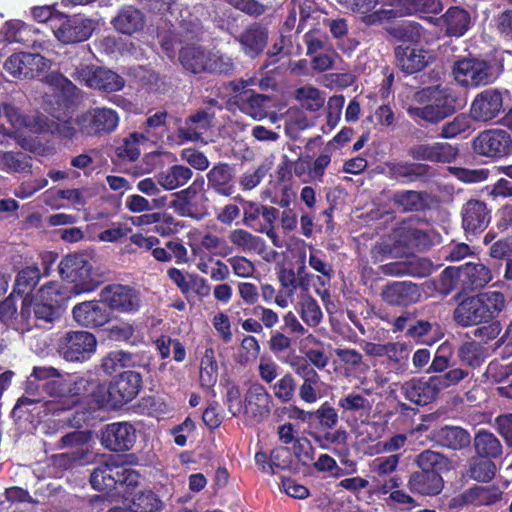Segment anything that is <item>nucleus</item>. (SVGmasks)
<instances>
[{
	"label": "nucleus",
	"mask_w": 512,
	"mask_h": 512,
	"mask_svg": "<svg viewBox=\"0 0 512 512\" xmlns=\"http://www.w3.org/2000/svg\"><path fill=\"white\" fill-rule=\"evenodd\" d=\"M474 447L478 456L491 460L502 455V445L499 439L492 432L484 429L476 433Z\"/></svg>",
	"instance_id": "nucleus-46"
},
{
	"label": "nucleus",
	"mask_w": 512,
	"mask_h": 512,
	"mask_svg": "<svg viewBox=\"0 0 512 512\" xmlns=\"http://www.w3.org/2000/svg\"><path fill=\"white\" fill-rule=\"evenodd\" d=\"M428 99L424 106H409L408 116L419 126L437 125L458 110V97L447 88H427L416 94V100Z\"/></svg>",
	"instance_id": "nucleus-4"
},
{
	"label": "nucleus",
	"mask_w": 512,
	"mask_h": 512,
	"mask_svg": "<svg viewBox=\"0 0 512 512\" xmlns=\"http://www.w3.org/2000/svg\"><path fill=\"white\" fill-rule=\"evenodd\" d=\"M386 175L401 184L426 181L433 175V168L425 163L411 161H388Z\"/></svg>",
	"instance_id": "nucleus-28"
},
{
	"label": "nucleus",
	"mask_w": 512,
	"mask_h": 512,
	"mask_svg": "<svg viewBox=\"0 0 512 512\" xmlns=\"http://www.w3.org/2000/svg\"><path fill=\"white\" fill-rule=\"evenodd\" d=\"M437 24L440 25L445 35L449 37H461L470 29V12L459 6H451L446 12L437 18Z\"/></svg>",
	"instance_id": "nucleus-36"
},
{
	"label": "nucleus",
	"mask_w": 512,
	"mask_h": 512,
	"mask_svg": "<svg viewBox=\"0 0 512 512\" xmlns=\"http://www.w3.org/2000/svg\"><path fill=\"white\" fill-rule=\"evenodd\" d=\"M503 124L512 132V89L487 88L479 92L470 106V116L477 122H490L500 114Z\"/></svg>",
	"instance_id": "nucleus-7"
},
{
	"label": "nucleus",
	"mask_w": 512,
	"mask_h": 512,
	"mask_svg": "<svg viewBox=\"0 0 512 512\" xmlns=\"http://www.w3.org/2000/svg\"><path fill=\"white\" fill-rule=\"evenodd\" d=\"M112 24L118 32L133 35L143 29L145 18L139 9L133 6H124L112 20Z\"/></svg>",
	"instance_id": "nucleus-41"
},
{
	"label": "nucleus",
	"mask_w": 512,
	"mask_h": 512,
	"mask_svg": "<svg viewBox=\"0 0 512 512\" xmlns=\"http://www.w3.org/2000/svg\"><path fill=\"white\" fill-rule=\"evenodd\" d=\"M209 53L200 45L188 44L180 49L178 59L185 70L200 74L206 71Z\"/></svg>",
	"instance_id": "nucleus-39"
},
{
	"label": "nucleus",
	"mask_w": 512,
	"mask_h": 512,
	"mask_svg": "<svg viewBox=\"0 0 512 512\" xmlns=\"http://www.w3.org/2000/svg\"><path fill=\"white\" fill-rule=\"evenodd\" d=\"M0 40L8 44L18 43L25 47L40 45L39 30L21 20L6 21L0 29Z\"/></svg>",
	"instance_id": "nucleus-32"
},
{
	"label": "nucleus",
	"mask_w": 512,
	"mask_h": 512,
	"mask_svg": "<svg viewBox=\"0 0 512 512\" xmlns=\"http://www.w3.org/2000/svg\"><path fill=\"white\" fill-rule=\"evenodd\" d=\"M342 414H368L372 408L371 402L363 395L355 392L347 393L338 400Z\"/></svg>",
	"instance_id": "nucleus-53"
},
{
	"label": "nucleus",
	"mask_w": 512,
	"mask_h": 512,
	"mask_svg": "<svg viewBox=\"0 0 512 512\" xmlns=\"http://www.w3.org/2000/svg\"><path fill=\"white\" fill-rule=\"evenodd\" d=\"M505 306L506 298L502 292L482 291L463 298L455 307L452 317L460 327L479 326L499 318Z\"/></svg>",
	"instance_id": "nucleus-2"
},
{
	"label": "nucleus",
	"mask_w": 512,
	"mask_h": 512,
	"mask_svg": "<svg viewBox=\"0 0 512 512\" xmlns=\"http://www.w3.org/2000/svg\"><path fill=\"white\" fill-rule=\"evenodd\" d=\"M136 512H156L162 509L163 503L152 490H143L132 500Z\"/></svg>",
	"instance_id": "nucleus-57"
},
{
	"label": "nucleus",
	"mask_w": 512,
	"mask_h": 512,
	"mask_svg": "<svg viewBox=\"0 0 512 512\" xmlns=\"http://www.w3.org/2000/svg\"><path fill=\"white\" fill-rule=\"evenodd\" d=\"M272 396L260 383H252L244 394L242 414L255 423H261L270 416Z\"/></svg>",
	"instance_id": "nucleus-24"
},
{
	"label": "nucleus",
	"mask_w": 512,
	"mask_h": 512,
	"mask_svg": "<svg viewBox=\"0 0 512 512\" xmlns=\"http://www.w3.org/2000/svg\"><path fill=\"white\" fill-rule=\"evenodd\" d=\"M230 242L244 252H255L261 254L264 252L265 241L244 229H235L230 233Z\"/></svg>",
	"instance_id": "nucleus-49"
},
{
	"label": "nucleus",
	"mask_w": 512,
	"mask_h": 512,
	"mask_svg": "<svg viewBox=\"0 0 512 512\" xmlns=\"http://www.w3.org/2000/svg\"><path fill=\"white\" fill-rule=\"evenodd\" d=\"M441 278L450 287L460 284L463 290L474 291L484 288L493 277L485 264L467 262L459 267L445 268Z\"/></svg>",
	"instance_id": "nucleus-14"
},
{
	"label": "nucleus",
	"mask_w": 512,
	"mask_h": 512,
	"mask_svg": "<svg viewBox=\"0 0 512 512\" xmlns=\"http://www.w3.org/2000/svg\"><path fill=\"white\" fill-rule=\"evenodd\" d=\"M141 475L133 468L117 463H100L89 478L94 490L112 497L128 498L140 484Z\"/></svg>",
	"instance_id": "nucleus-5"
},
{
	"label": "nucleus",
	"mask_w": 512,
	"mask_h": 512,
	"mask_svg": "<svg viewBox=\"0 0 512 512\" xmlns=\"http://www.w3.org/2000/svg\"><path fill=\"white\" fill-rule=\"evenodd\" d=\"M270 97L256 93L254 90L243 91L234 97V103L240 111L254 119H262L267 115L266 103Z\"/></svg>",
	"instance_id": "nucleus-40"
},
{
	"label": "nucleus",
	"mask_w": 512,
	"mask_h": 512,
	"mask_svg": "<svg viewBox=\"0 0 512 512\" xmlns=\"http://www.w3.org/2000/svg\"><path fill=\"white\" fill-rule=\"evenodd\" d=\"M133 365L134 355L124 350L110 351L101 360V368L107 375H112L120 369Z\"/></svg>",
	"instance_id": "nucleus-51"
},
{
	"label": "nucleus",
	"mask_w": 512,
	"mask_h": 512,
	"mask_svg": "<svg viewBox=\"0 0 512 512\" xmlns=\"http://www.w3.org/2000/svg\"><path fill=\"white\" fill-rule=\"evenodd\" d=\"M270 170V164L262 163L254 170H248L242 174L239 183L243 190H252L258 186Z\"/></svg>",
	"instance_id": "nucleus-63"
},
{
	"label": "nucleus",
	"mask_w": 512,
	"mask_h": 512,
	"mask_svg": "<svg viewBox=\"0 0 512 512\" xmlns=\"http://www.w3.org/2000/svg\"><path fill=\"white\" fill-rule=\"evenodd\" d=\"M66 380L69 398H78L87 395L90 393L91 387L94 384V380L89 374L76 376Z\"/></svg>",
	"instance_id": "nucleus-64"
},
{
	"label": "nucleus",
	"mask_w": 512,
	"mask_h": 512,
	"mask_svg": "<svg viewBox=\"0 0 512 512\" xmlns=\"http://www.w3.org/2000/svg\"><path fill=\"white\" fill-rule=\"evenodd\" d=\"M96 336L87 330H69L57 340L56 351L67 363L83 364L92 359L97 350Z\"/></svg>",
	"instance_id": "nucleus-10"
},
{
	"label": "nucleus",
	"mask_w": 512,
	"mask_h": 512,
	"mask_svg": "<svg viewBox=\"0 0 512 512\" xmlns=\"http://www.w3.org/2000/svg\"><path fill=\"white\" fill-rule=\"evenodd\" d=\"M71 77L81 85L107 93L117 92L125 86V80L116 72L94 64H79Z\"/></svg>",
	"instance_id": "nucleus-15"
},
{
	"label": "nucleus",
	"mask_w": 512,
	"mask_h": 512,
	"mask_svg": "<svg viewBox=\"0 0 512 512\" xmlns=\"http://www.w3.org/2000/svg\"><path fill=\"white\" fill-rule=\"evenodd\" d=\"M339 422L337 410L325 401L311 413L309 435L322 448L328 449L331 445H345L348 433L344 428L333 430Z\"/></svg>",
	"instance_id": "nucleus-8"
},
{
	"label": "nucleus",
	"mask_w": 512,
	"mask_h": 512,
	"mask_svg": "<svg viewBox=\"0 0 512 512\" xmlns=\"http://www.w3.org/2000/svg\"><path fill=\"white\" fill-rule=\"evenodd\" d=\"M207 189L219 196L232 197L236 190L235 168L229 163H218L206 174Z\"/></svg>",
	"instance_id": "nucleus-33"
},
{
	"label": "nucleus",
	"mask_w": 512,
	"mask_h": 512,
	"mask_svg": "<svg viewBox=\"0 0 512 512\" xmlns=\"http://www.w3.org/2000/svg\"><path fill=\"white\" fill-rule=\"evenodd\" d=\"M436 442L442 447L457 451L468 447L471 437L468 431L459 426H444L434 434Z\"/></svg>",
	"instance_id": "nucleus-42"
},
{
	"label": "nucleus",
	"mask_w": 512,
	"mask_h": 512,
	"mask_svg": "<svg viewBox=\"0 0 512 512\" xmlns=\"http://www.w3.org/2000/svg\"><path fill=\"white\" fill-rule=\"evenodd\" d=\"M396 66L406 75L422 71L429 63L427 51L411 46H396L394 48Z\"/></svg>",
	"instance_id": "nucleus-35"
},
{
	"label": "nucleus",
	"mask_w": 512,
	"mask_h": 512,
	"mask_svg": "<svg viewBox=\"0 0 512 512\" xmlns=\"http://www.w3.org/2000/svg\"><path fill=\"white\" fill-rule=\"evenodd\" d=\"M337 4L353 13L361 14V21L367 26L381 25L397 17L394 9L374 10L379 0H334Z\"/></svg>",
	"instance_id": "nucleus-26"
},
{
	"label": "nucleus",
	"mask_w": 512,
	"mask_h": 512,
	"mask_svg": "<svg viewBox=\"0 0 512 512\" xmlns=\"http://www.w3.org/2000/svg\"><path fill=\"white\" fill-rule=\"evenodd\" d=\"M136 439V429L129 422L109 423L101 430V444L111 452L119 453L131 450Z\"/></svg>",
	"instance_id": "nucleus-22"
},
{
	"label": "nucleus",
	"mask_w": 512,
	"mask_h": 512,
	"mask_svg": "<svg viewBox=\"0 0 512 512\" xmlns=\"http://www.w3.org/2000/svg\"><path fill=\"white\" fill-rule=\"evenodd\" d=\"M269 40V29L262 22H252L235 37L240 51L250 59H256L265 51Z\"/></svg>",
	"instance_id": "nucleus-25"
},
{
	"label": "nucleus",
	"mask_w": 512,
	"mask_h": 512,
	"mask_svg": "<svg viewBox=\"0 0 512 512\" xmlns=\"http://www.w3.org/2000/svg\"><path fill=\"white\" fill-rule=\"evenodd\" d=\"M453 356V345L445 341L440 344L434 354L431 364L425 370L433 373L430 378L439 393L450 387L457 386L469 376V371L451 365Z\"/></svg>",
	"instance_id": "nucleus-11"
},
{
	"label": "nucleus",
	"mask_w": 512,
	"mask_h": 512,
	"mask_svg": "<svg viewBox=\"0 0 512 512\" xmlns=\"http://www.w3.org/2000/svg\"><path fill=\"white\" fill-rule=\"evenodd\" d=\"M75 124L87 137L108 135L118 127L119 115L111 108H91L78 115Z\"/></svg>",
	"instance_id": "nucleus-18"
},
{
	"label": "nucleus",
	"mask_w": 512,
	"mask_h": 512,
	"mask_svg": "<svg viewBox=\"0 0 512 512\" xmlns=\"http://www.w3.org/2000/svg\"><path fill=\"white\" fill-rule=\"evenodd\" d=\"M420 469L411 473L407 486L414 494L435 496L444 487L443 473L451 469V460L442 453L426 449L416 456Z\"/></svg>",
	"instance_id": "nucleus-3"
},
{
	"label": "nucleus",
	"mask_w": 512,
	"mask_h": 512,
	"mask_svg": "<svg viewBox=\"0 0 512 512\" xmlns=\"http://www.w3.org/2000/svg\"><path fill=\"white\" fill-rule=\"evenodd\" d=\"M94 29V23L90 19L77 15L63 16L61 24L54 28V35L64 44H75L88 40Z\"/></svg>",
	"instance_id": "nucleus-29"
},
{
	"label": "nucleus",
	"mask_w": 512,
	"mask_h": 512,
	"mask_svg": "<svg viewBox=\"0 0 512 512\" xmlns=\"http://www.w3.org/2000/svg\"><path fill=\"white\" fill-rule=\"evenodd\" d=\"M401 390L408 401L418 406H425L432 403L439 395V391L430 377L427 379L424 377L413 378L405 382Z\"/></svg>",
	"instance_id": "nucleus-34"
},
{
	"label": "nucleus",
	"mask_w": 512,
	"mask_h": 512,
	"mask_svg": "<svg viewBox=\"0 0 512 512\" xmlns=\"http://www.w3.org/2000/svg\"><path fill=\"white\" fill-rule=\"evenodd\" d=\"M224 387L226 389L224 402L228 411L233 417H238L242 414L244 407L240 387L232 380H226Z\"/></svg>",
	"instance_id": "nucleus-56"
},
{
	"label": "nucleus",
	"mask_w": 512,
	"mask_h": 512,
	"mask_svg": "<svg viewBox=\"0 0 512 512\" xmlns=\"http://www.w3.org/2000/svg\"><path fill=\"white\" fill-rule=\"evenodd\" d=\"M381 297L390 306L408 307L421 300L422 289L410 281H395L383 287Z\"/></svg>",
	"instance_id": "nucleus-31"
},
{
	"label": "nucleus",
	"mask_w": 512,
	"mask_h": 512,
	"mask_svg": "<svg viewBox=\"0 0 512 512\" xmlns=\"http://www.w3.org/2000/svg\"><path fill=\"white\" fill-rule=\"evenodd\" d=\"M496 464L486 457L473 456L469 461L468 473L477 482H490L496 474Z\"/></svg>",
	"instance_id": "nucleus-50"
},
{
	"label": "nucleus",
	"mask_w": 512,
	"mask_h": 512,
	"mask_svg": "<svg viewBox=\"0 0 512 512\" xmlns=\"http://www.w3.org/2000/svg\"><path fill=\"white\" fill-rule=\"evenodd\" d=\"M473 152L492 161L512 154V136L504 129L492 128L481 131L471 143Z\"/></svg>",
	"instance_id": "nucleus-16"
},
{
	"label": "nucleus",
	"mask_w": 512,
	"mask_h": 512,
	"mask_svg": "<svg viewBox=\"0 0 512 512\" xmlns=\"http://www.w3.org/2000/svg\"><path fill=\"white\" fill-rule=\"evenodd\" d=\"M41 277V271L37 266H26L20 269L15 276L12 295L23 298L34 297L32 293Z\"/></svg>",
	"instance_id": "nucleus-43"
},
{
	"label": "nucleus",
	"mask_w": 512,
	"mask_h": 512,
	"mask_svg": "<svg viewBox=\"0 0 512 512\" xmlns=\"http://www.w3.org/2000/svg\"><path fill=\"white\" fill-rule=\"evenodd\" d=\"M272 388L275 397L281 402L287 403L294 398L296 382L290 373H286L273 385Z\"/></svg>",
	"instance_id": "nucleus-62"
},
{
	"label": "nucleus",
	"mask_w": 512,
	"mask_h": 512,
	"mask_svg": "<svg viewBox=\"0 0 512 512\" xmlns=\"http://www.w3.org/2000/svg\"><path fill=\"white\" fill-rule=\"evenodd\" d=\"M72 317L80 327L100 329L112 320V313L100 298L77 303L72 308Z\"/></svg>",
	"instance_id": "nucleus-23"
},
{
	"label": "nucleus",
	"mask_w": 512,
	"mask_h": 512,
	"mask_svg": "<svg viewBox=\"0 0 512 512\" xmlns=\"http://www.w3.org/2000/svg\"><path fill=\"white\" fill-rule=\"evenodd\" d=\"M42 390V385L29 376L25 382L24 394L17 400L14 410L41 402L44 399Z\"/></svg>",
	"instance_id": "nucleus-58"
},
{
	"label": "nucleus",
	"mask_w": 512,
	"mask_h": 512,
	"mask_svg": "<svg viewBox=\"0 0 512 512\" xmlns=\"http://www.w3.org/2000/svg\"><path fill=\"white\" fill-rule=\"evenodd\" d=\"M503 491L496 485H474L468 489V501L474 506H490L502 499Z\"/></svg>",
	"instance_id": "nucleus-47"
},
{
	"label": "nucleus",
	"mask_w": 512,
	"mask_h": 512,
	"mask_svg": "<svg viewBox=\"0 0 512 512\" xmlns=\"http://www.w3.org/2000/svg\"><path fill=\"white\" fill-rule=\"evenodd\" d=\"M486 356L485 347L476 341H466L458 349L460 361L472 368L480 367Z\"/></svg>",
	"instance_id": "nucleus-52"
},
{
	"label": "nucleus",
	"mask_w": 512,
	"mask_h": 512,
	"mask_svg": "<svg viewBox=\"0 0 512 512\" xmlns=\"http://www.w3.org/2000/svg\"><path fill=\"white\" fill-rule=\"evenodd\" d=\"M193 176V171L184 165H172L166 171L157 174L158 184L165 190H174L184 186Z\"/></svg>",
	"instance_id": "nucleus-44"
},
{
	"label": "nucleus",
	"mask_w": 512,
	"mask_h": 512,
	"mask_svg": "<svg viewBox=\"0 0 512 512\" xmlns=\"http://www.w3.org/2000/svg\"><path fill=\"white\" fill-rule=\"evenodd\" d=\"M245 204L242 209V223L258 233L266 234L274 246L281 247L279 236L275 230L279 210L273 206H265L253 201Z\"/></svg>",
	"instance_id": "nucleus-17"
},
{
	"label": "nucleus",
	"mask_w": 512,
	"mask_h": 512,
	"mask_svg": "<svg viewBox=\"0 0 512 512\" xmlns=\"http://www.w3.org/2000/svg\"><path fill=\"white\" fill-rule=\"evenodd\" d=\"M432 271L433 263L426 258L392 263L390 268V272L393 274H407L418 278L427 277Z\"/></svg>",
	"instance_id": "nucleus-48"
},
{
	"label": "nucleus",
	"mask_w": 512,
	"mask_h": 512,
	"mask_svg": "<svg viewBox=\"0 0 512 512\" xmlns=\"http://www.w3.org/2000/svg\"><path fill=\"white\" fill-rule=\"evenodd\" d=\"M260 350V344L256 337L252 335L245 336L240 344L238 363L246 365L255 361L260 354Z\"/></svg>",
	"instance_id": "nucleus-60"
},
{
	"label": "nucleus",
	"mask_w": 512,
	"mask_h": 512,
	"mask_svg": "<svg viewBox=\"0 0 512 512\" xmlns=\"http://www.w3.org/2000/svg\"><path fill=\"white\" fill-rule=\"evenodd\" d=\"M394 236L400 246L409 250L425 252L433 246L431 232L420 229L412 218L402 220Z\"/></svg>",
	"instance_id": "nucleus-27"
},
{
	"label": "nucleus",
	"mask_w": 512,
	"mask_h": 512,
	"mask_svg": "<svg viewBox=\"0 0 512 512\" xmlns=\"http://www.w3.org/2000/svg\"><path fill=\"white\" fill-rule=\"evenodd\" d=\"M218 380V363L212 347L206 348L200 362L199 382L203 389L213 390Z\"/></svg>",
	"instance_id": "nucleus-45"
},
{
	"label": "nucleus",
	"mask_w": 512,
	"mask_h": 512,
	"mask_svg": "<svg viewBox=\"0 0 512 512\" xmlns=\"http://www.w3.org/2000/svg\"><path fill=\"white\" fill-rule=\"evenodd\" d=\"M58 272L62 280L74 284L77 294L93 292L101 284L91 262L83 253L64 256L58 264Z\"/></svg>",
	"instance_id": "nucleus-9"
},
{
	"label": "nucleus",
	"mask_w": 512,
	"mask_h": 512,
	"mask_svg": "<svg viewBox=\"0 0 512 512\" xmlns=\"http://www.w3.org/2000/svg\"><path fill=\"white\" fill-rule=\"evenodd\" d=\"M99 296L111 312L132 315L138 313L142 306L140 292L130 285L109 284Z\"/></svg>",
	"instance_id": "nucleus-19"
},
{
	"label": "nucleus",
	"mask_w": 512,
	"mask_h": 512,
	"mask_svg": "<svg viewBox=\"0 0 512 512\" xmlns=\"http://www.w3.org/2000/svg\"><path fill=\"white\" fill-rule=\"evenodd\" d=\"M428 199L426 191L399 190L391 195L390 202L400 213L423 212L429 209Z\"/></svg>",
	"instance_id": "nucleus-37"
},
{
	"label": "nucleus",
	"mask_w": 512,
	"mask_h": 512,
	"mask_svg": "<svg viewBox=\"0 0 512 512\" xmlns=\"http://www.w3.org/2000/svg\"><path fill=\"white\" fill-rule=\"evenodd\" d=\"M471 116L465 113L457 114L451 121L444 123L441 127L439 137L452 139L471 128Z\"/></svg>",
	"instance_id": "nucleus-54"
},
{
	"label": "nucleus",
	"mask_w": 512,
	"mask_h": 512,
	"mask_svg": "<svg viewBox=\"0 0 512 512\" xmlns=\"http://www.w3.org/2000/svg\"><path fill=\"white\" fill-rule=\"evenodd\" d=\"M204 186V178H196L187 188L170 195L169 207L177 215L195 220H202L207 215L206 202L208 198L201 190Z\"/></svg>",
	"instance_id": "nucleus-13"
},
{
	"label": "nucleus",
	"mask_w": 512,
	"mask_h": 512,
	"mask_svg": "<svg viewBox=\"0 0 512 512\" xmlns=\"http://www.w3.org/2000/svg\"><path fill=\"white\" fill-rule=\"evenodd\" d=\"M294 370L302 379V384L299 387L300 399L309 404L316 402L321 385V379L317 371L307 362L298 363Z\"/></svg>",
	"instance_id": "nucleus-38"
},
{
	"label": "nucleus",
	"mask_w": 512,
	"mask_h": 512,
	"mask_svg": "<svg viewBox=\"0 0 512 512\" xmlns=\"http://www.w3.org/2000/svg\"><path fill=\"white\" fill-rule=\"evenodd\" d=\"M301 319L310 327L317 326L322 319V311L318 302L311 296L305 297L300 302Z\"/></svg>",
	"instance_id": "nucleus-59"
},
{
	"label": "nucleus",
	"mask_w": 512,
	"mask_h": 512,
	"mask_svg": "<svg viewBox=\"0 0 512 512\" xmlns=\"http://www.w3.org/2000/svg\"><path fill=\"white\" fill-rule=\"evenodd\" d=\"M455 81L466 88L492 84L498 77L491 61L479 57L457 60L452 68Z\"/></svg>",
	"instance_id": "nucleus-12"
},
{
	"label": "nucleus",
	"mask_w": 512,
	"mask_h": 512,
	"mask_svg": "<svg viewBox=\"0 0 512 512\" xmlns=\"http://www.w3.org/2000/svg\"><path fill=\"white\" fill-rule=\"evenodd\" d=\"M492 210L485 201L467 200L461 208V224L468 241H472L489 226Z\"/></svg>",
	"instance_id": "nucleus-20"
},
{
	"label": "nucleus",
	"mask_w": 512,
	"mask_h": 512,
	"mask_svg": "<svg viewBox=\"0 0 512 512\" xmlns=\"http://www.w3.org/2000/svg\"><path fill=\"white\" fill-rule=\"evenodd\" d=\"M255 463L261 472L274 475L277 470L296 471L292 450L286 446H277L269 453L258 451L255 454Z\"/></svg>",
	"instance_id": "nucleus-30"
},
{
	"label": "nucleus",
	"mask_w": 512,
	"mask_h": 512,
	"mask_svg": "<svg viewBox=\"0 0 512 512\" xmlns=\"http://www.w3.org/2000/svg\"><path fill=\"white\" fill-rule=\"evenodd\" d=\"M68 296L66 288L58 281H49L40 287L34 297L22 299L20 316L27 323L43 327L59 320L64 312Z\"/></svg>",
	"instance_id": "nucleus-1"
},
{
	"label": "nucleus",
	"mask_w": 512,
	"mask_h": 512,
	"mask_svg": "<svg viewBox=\"0 0 512 512\" xmlns=\"http://www.w3.org/2000/svg\"><path fill=\"white\" fill-rule=\"evenodd\" d=\"M5 70L13 77L34 79L48 68V60L39 53H14L4 63Z\"/></svg>",
	"instance_id": "nucleus-21"
},
{
	"label": "nucleus",
	"mask_w": 512,
	"mask_h": 512,
	"mask_svg": "<svg viewBox=\"0 0 512 512\" xmlns=\"http://www.w3.org/2000/svg\"><path fill=\"white\" fill-rule=\"evenodd\" d=\"M143 387L140 372L126 370L111 379L108 386L98 384L92 391L95 401L101 408L120 409L134 400Z\"/></svg>",
	"instance_id": "nucleus-6"
},
{
	"label": "nucleus",
	"mask_w": 512,
	"mask_h": 512,
	"mask_svg": "<svg viewBox=\"0 0 512 512\" xmlns=\"http://www.w3.org/2000/svg\"><path fill=\"white\" fill-rule=\"evenodd\" d=\"M234 70L235 64L230 56L210 51L205 73L231 75Z\"/></svg>",
	"instance_id": "nucleus-55"
},
{
	"label": "nucleus",
	"mask_w": 512,
	"mask_h": 512,
	"mask_svg": "<svg viewBox=\"0 0 512 512\" xmlns=\"http://www.w3.org/2000/svg\"><path fill=\"white\" fill-rule=\"evenodd\" d=\"M228 5L242 13L258 18L264 15L268 6L259 0H224Z\"/></svg>",
	"instance_id": "nucleus-61"
}]
</instances>
